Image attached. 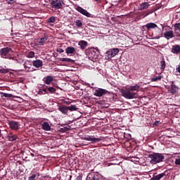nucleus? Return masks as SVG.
<instances>
[{"instance_id": "51", "label": "nucleus", "mask_w": 180, "mask_h": 180, "mask_svg": "<svg viewBox=\"0 0 180 180\" xmlns=\"http://www.w3.org/2000/svg\"><path fill=\"white\" fill-rule=\"evenodd\" d=\"M31 157H34V153H31Z\"/></svg>"}, {"instance_id": "2", "label": "nucleus", "mask_w": 180, "mask_h": 180, "mask_svg": "<svg viewBox=\"0 0 180 180\" xmlns=\"http://www.w3.org/2000/svg\"><path fill=\"white\" fill-rule=\"evenodd\" d=\"M120 93L124 98H126V99H134V98L137 96V92L131 91L129 89H127L126 90L122 89Z\"/></svg>"}, {"instance_id": "39", "label": "nucleus", "mask_w": 180, "mask_h": 180, "mask_svg": "<svg viewBox=\"0 0 180 180\" xmlns=\"http://www.w3.org/2000/svg\"><path fill=\"white\" fill-rule=\"evenodd\" d=\"M70 130V127H64L63 128L60 129V131L62 133H65V131H68Z\"/></svg>"}, {"instance_id": "26", "label": "nucleus", "mask_w": 180, "mask_h": 180, "mask_svg": "<svg viewBox=\"0 0 180 180\" xmlns=\"http://www.w3.org/2000/svg\"><path fill=\"white\" fill-rule=\"evenodd\" d=\"M146 29H155V27H158L157 25L154 22H149L145 25Z\"/></svg>"}, {"instance_id": "6", "label": "nucleus", "mask_w": 180, "mask_h": 180, "mask_svg": "<svg viewBox=\"0 0 180 180\" xmlns=\"http://www.w3.org/2000/svg\"><path fill=\"white\" fill-rule=\"evenodd\" d=\"M76 11H77V12H79V13H82V15L86 16V18H91V14L89 12H88L86 10L84 9L79 6L76 7Z\"/></svg>"}, {"instance_id": "9", "label": "nucleus", "mask_w": 180, "mask_h": 180, "mask_svg": "<svg viewBox=\"0 0 180 180\" xmlns=\"http://www.w3.org/2000/svg\"><path fill=\"white\" fill-rule=\"evenodd\" d=\"M108 94V90L103 89H97L94 91V96H103Z\"/></svg>"}, {"instance_id": "48", "label": "nucleus", "mask_w": 180, "mask_h": 180, "mask_svg": "<svg viewBox=\"0 0 180 180\" xmlns=\"http://www.w3.org/2000/svg\"><path fill=\"white\" fill-rule=\"evenodd\" d=\"M24 68H30V67H29V66L27 65V63H24Z\"/></svg>"}, {"instance_id": "14", "label": "nucleus", "mask_w": 180, "mask_h": 180, "mask_svg": "<svg viewBox=\"0 0 180 180\" xmlns=\"http://www.w3.org/2000/svg\"><path fill=\"white\" fill-rule=\"evenodd\" d=\"M164 37L167 40H169V39H172L173 37H175V35H174V31L169 30V31L165 32L164 33Z\"/></svg>"}, {"instance_id": "16", "label": "nucleus", "mask_w": 180, "mask_h": 180, "mask_svg": "<svg viewBox=\"0 0 180 180\" xmlns=\"http://www.w3.org/2000/svg\"><path fill=\"white\" fill-rule=\"evenodd\" d=\"M171 52L173 54H180V45H173L172 47Z\"/></svg>"}, {"instance_id": "23", "label": "nucleus", "mask_w": 180, "mask_h": 180, "mask_svg": "<svg viewBox=\"0 0 180 180\" xmlns=\"http://www.w3.org/2000/svg\"><path fill=\"white\" fill-rule=\"evenodd\" d=\"M160 8L158 7H155L150 10H148L147 11L145 12V16H148V15H150V13H154V12L158 11Z\"/></svg>"}, {"instance_id": "22", "label": "nucleus", "mask_w": 180, "mask_h": 180, "mask_svg": "<svg viewBox=\"0 0 180 180\" xmlns=\"http://www.w3.org/2000/svg\"><path fill=\"white\" fill-rule=\"evenodd\" d=\"M165 173H160V174H158V175H155V176H153L151 179H150V180H160V179H161V178H164V176H165Z\"/></svg>"}, {"instance_id": "5", "label": "nucleus", "mask_w": 180, "mask_h": 180, "mask_svg": "<svg viewBox=\"0 0 180 180\" xmlns=\"http://www.w3.org/2000/svg\"><path fill=\"white\" fill-rule=\"evenodd\" d=\"M83 140H86V141H91L92 144H95L96 143H99V141H102V138H95L94 136H86L83 138Z\"/></svg>"}, {"instance_id": "44", "label": "nucleus", "mask_w": 180, "mask_h": 180, "mask_svg": "<svg viewBox=\"0 0 180 180\" xmlns=\"http://www.w3.org/2000/svg\"><path fill=\"white\" fill-rule=\"evenodd\" d=\"M8 4L12 5V4H15V0H6Z\"/></svg>"}, {"instance_id": "13", "label": "nucleus", "mask_w": 180, "mask_h": 180, "mask_svg": "<svg viewBox=\"0 0 180 180\" xmlns=\"http://www.w3.org/2000/svg\"><path fill=\"white\" fill-rule=\"evenodd\" d=\"M32 65L33 67H35V68H41V67H43V60L40 59L33 60Z\"/></svg>"}, {"instance_id": "35", "label": "nucleus", "mask_w": 180, "mask_h": 180, "mask_svg": "<svg viewBox=\"0 0 180 180\" xmlns=\"http://www.w3.org/2000/svg\"><path fill=\"white\" fill-rule=\"evenodd\" d=\"M161 79H162V76H158L151 78V82H157V81H161Z\"/></svg>"}, {"instance_id": "32", "label": "nucleus", "mask_w": 180, "mask_h": 180, "mask_svg": "<svg viewBox=\"0 0 180 180\" xmlns=\"http://www.w3.org/2000/svg\"><path fill=\"white\" fill-rule=\"evenodd\" d=\"M8 72H9V69L0 66V74H8Z\"/></svg>"}, {"instance_id": "3", "label": "nucleus", "mask_w": 180, "mask_h": 180, "mask_svg": "<svg viewBox=\"0 0 180 180\" xmlns=\"http://www.w3.org/2000/svg\"><path fill=\"white\" fill-rule=\"evenodd\" d=\"M11 51H12V49L9 47H5L0 49V56L1 58H8L11 60L12 57H11Z\"/></svg>"}, {"instance_id": "50", "label": "nucleus", "mask_w": 180, "mask_h": 180, "mask_svg": "<svg viewBox=\"0 0 180 180\" xmlns=\"http://www.w3.org/2000/svg\"><path fill=\"white\" fill-rule=\"evenodd\" d=\"M162 36H160V35H157L155 37L156 39H160V37H162Z\"/></svg>"}, {"instance_id": "12", "label": "nucleus", "mask_w": 180, "mask_h": 180, "mask_svg": "<svg viewBox=\"0 0 180 180\" xmlns=\"http://www.w3.org/2000/svg\"><path fill=\"white\" fill-rule=\"evenodd\" d=\"M89 58H92V60H96L98 58V53L93 48H91L89 53Z\"/></svg>"}, {"instance_id": "42", "label": "nucleus", "mask_w": 180, "mask_h": 180, "mask_svg": "<svg viewBox=\"0 0 180 180\" xmlns=\"http://www.w3.org/2000/svg\"><path fill=\"white\" fill-rule=\"evenodd\" d=\"M174 162L176 165H180V158L176 159Z\"/></svg>"}, {"instance_id": "30", "label": "nucleus", "mask_w": 180, "mask_h": 180, "mask_svg": "<svg viewBox=\"0 0 180 180\" xmlns=\"http://www.w3.org/2000/svg\"><path fill=\"white\" fill-rule=\"evenodd\" d=\"M165 67H167V65L165 64V60L162 58V60L160 61V70H162V72L165 70Z\"/></svg>"}, {"instance_id": "24", "label": "nucleus", "mask_w": 180, "mask_h": 180, "mask_svg": "<svg viewBox=\"0 0 180 180\" xmlns=\"http://www.w3.org/2000/svg\"><path fill=\"white\" fill-rule=\"evenodd\" d=\"M60 61H63L64 63H70V64H74V63H75V61L71 58H60Z\"/></svg>"}, {"instance_id": "21", "label": "nucleus", "mask_w": 180, "mask_h": 180, "mask_svg": "<svg viewBox=\"0 0 180 180\" xmlns=\"http://www.w3.org/2000/svg\"><path fill=\"white\" fill-rule=\"evenodd\" d=\"M65 53L68 54V56H69V54H74V53H75V48L72 46H68L65 49Z\"/></svg>"}, {"instance_id": "27", "label": "nucleus", "mask_w": 180, "mask_h": 180, "mask_svg": "<svg viewBox=\"0 0 180 180\" xmlns=\"http://www.w3.org/2000/svg\"><path fill=\"white\" fill-rule=\"evenodd\" d=\"M75 26L78 27L79 29H82L84 24L82 23V20H76L75 21Z\"/></svg>"}, {"instance_id": "38", "label": "nucleus", "mask_w": 180, "mask_h": 180, "mask_svg": "<svg viewBox=\"0 0 180 180\" xmlns=\"http://www.w3.org/2000/svg\"><path fill=\"white\" fill-rule=\"evenodd\" d=\"M2 96H4V98H13V95L6 93H3Z\"/></svg>"}, {"instance_id": "29", "label": "nucleus", "mask_w": 180, "mask_h": 180, "mask_svg": "<svg viewBox=\"0 0 180 180\" xmlns=\"http://www.w3.org/2000/svg\"><path fill=\"white\" fill-rule=\"evenodd\" d=\"M46 41H47V37H42L38 39V42L40 46H44V43H46Z\"/></svg>"}, {"instance_id": "37", "label": "nucleus", "mask_w": 180, "mask_h": 180, "mask_svg": "<svg viewBox=\"0 0 180 180\" xmlns=\"http://www.w3.org/2000/svg\"><path fill=\"white\" fill-rule=\"evenodd\" d=\"M33 57H34V52L33 51H30V52H28L27 58H33Z\"/></svg>"}, {"instance_id": "15", "label": "nucleus", "mask_w": 180, "mask_h": 180, "mask_svg": "<svg viewBox=\"0 0 180 180\" xmlns=\"http://www.w3.org/2000/svg\"><path fill=\"white\" fill-rule=\"evenodd\" d=\"M174 29L176 37H180V22L174 24Z\"/></svg>"}, {"instance_id": "28", "label": "nucleus", "mask_w": 180, "mask_h": 180, "mask_svg": "<svg viewBox=\"0 0 180 180\" xmlns=\"http://www.w3.org/2000/svg\"><path fill=\"white\" fill-rule=\"evenodd\" d=\"M128 89L134 92V91H139L140 89V86L136 84L135 86H130Z\"/></svg>"}, {"instance_id": "33", "label": "nucleus", "mask_w": 180, "mask_h": 180, "mask_svg": "<svg viewBox=\"0 0 180 180\" xmlns=\"http://www.w3.org/2000/svg\"><path fill=\"white\" fill-rule=\"evenodd\" d=\"M46 88L48 89V93L49 94H54L56 92V88L52 86H46Z\"/></svg>"}, {"instance_id": "34", "label": "nucleus", "mask_w": 180, "mask_h": 180, "mask_svg": "<svg viewBox=\"0 0 180 180\" xmlns=\"http://www.w3.org/2000/svg\"><path fill=\"white\" fill-rule=\"evenodd\" d=\"M68 110H70V112H74V111L77 110L78 109V108H77V105H71L70 106H68Z\"/></svg>"}, {"instance_id": "41", "label": "nucleus", "mask_w": 180, "mask_h": 180, "mask_svg": "<svg viewBox=\"0 0 180 180\" xmlns=\"http://www.w3.org/2000/svg\"><path fill=\"white\" fill-rule=\"evenodd\" d=\"M160 124H161V122L160 121H155L153 123V127H155V126H160Z\"/></svg>"}, {"instance_id": "47", "label": "nucleus", "mask_w": 180, "mask_h": 180, "mask_svg": "<svg viewBox=\"0 0 180 180\" xmlns=\"http://www.w3.org/2000/svg\"><path fill=\"white\" fill-rule=\"evenodd\" d=\"M75 180H82V176H78Z\"/></svg>"}, {"instance_id": "19", "label": "nucleus", "mask_w": 180, "mask_h": 180, "mask_svg": "<svg viewBox=\"0 0 180 180\" xmlns=\"http://www.w3.org/2000/svg\"><path fill=\"white\" fill-rule=\"evenodd\" d=\"M58 110L61 112V113H63V115H67V113H68V107L65 105H60L58 108Z\"/></svg>"}, {"instance_id": "25", "label": "nucleus", "mask_w": 180, "mask_h": 180, "mask_svg": "<svg viewBox=\"0 0 180 180\" xmlns=\"http://www.w3.org/2000/svg\"><path fill=\"white\" fill-rule=\"evenodd\" d=\"M7 139H8L9 141H15L18 139V136L12 133H9L7 135Z\"/></svg>"}, {"instance_id": "4", "label": "nucleus", "mask_w": 180, "mask_h": 180, "mask_svg": "<svg viewBox=\"0 0 180 180\" xmlns=\"http://www.w3.org/2000/svg\"><path fill=\"white\" fill-rule=\"evenodd\" d=\"M65 4L63 0H53L51 2V6L54 9H61Z\"/></svg>"}, {"instance_id": "40", "label": "nucleus", "mask_w": 180, "mask_h": 180, "mask_svg": "<svg viewBox=\"0 0 180 180\" xmlns=\"http://www.w3.org/2000/svg\"><path fill=\"white\" fill-rule=\"evenodd\" d=\"M36 178H37V174H32L27 180H36Z\"/></svg>"}, {"instance_id": "52", "label": "nucleus", "mask_w": 180, "mask_h": 180, "mask_svg": "<svg viewBox=\"0 0 180 180\" xmlns=\"http://www.w3.org/2000/svg\"><path fill=\"white\" fill-rule=\"evenodd\" d=\"M0 137H2V134L1 133V129H0Z\"/></svg>"}, {"instance_id": "1", "label": "nucleus", "mask_w": 180, "mask_h": 180, "mask_svg": "<svg viewBox=\"0 0 180 180\" xmlns=\"http://www.w3.org/2000/svg\"><path fill=\"white\" fill-rule=\"evenodd\" d=\"M148 158L150 159V164H158L164 161V155L162 153H153V154L148 155Z\"/></svg>"}, {"instance_id": "10", "label": "nucleus", "mask_w": 180, "mask_h": 180, "mask_svg": "<svg viewBox=\"0 0 180 180\" xmlns=\"http://www.w3.org/2000/svg\"><path fill=\"white\" fill-rule=\"evenodd\" d=\"M42 81L46 85H50L54 81V77L50 75L46 76L42 79Z\"/></svg>"}, {"instance_id": "17", "label": "nucleus", "mask_w": 180, "mask_h": 180, "mask_svg": "<svg viewBox=\"0 0 180 180\" xmlns=\"http://www.w3.org/2000/svg\"><path fill=\"white\" fill-rule=\"evenodd\" d=\"M78 46H79L81 50H85V49L88 47V42L86 41L81 40L79 41Z\"/></svg>"}, {"instance_id": "18", "label": "nucleus", "mask_w": 180, "mask_h": 180, "mask_svg": "<svg viewBox=\"0 0 180 180\" xmlns=\"http://www.w3.org/2000/svg\"><path fill=\"white\" fill-rule=\"evenodd\" d=\"M41 129L45 131H50V130H51V127L50 126V124H49V122H44L41 124Z\"/></svg>"}, {"instance_id": "43", "label": "nucleus", "mask_w": 180, "mask_h": 180, "mask_svg": "<svg viewBox=\"0 0 180 180\" xmlns=\"http://www.w3.org/2000/svg\"><path fill=\"white\" fill-rule=\"evenodd\" d=\"M42 92H44L45 94H49V90L46 87V88H43L41 89Z\"/></svg>"}, {"instance_id": "36", "label": "nucleus", "mask_w": 180, "mask_h": 180, "mask_svg": "<svg viewBox=\"0 0 180 180\" xmlns=\"http://www.w3.org/2000/svg\"><path fill=\"white\" fill-rule=\"evenodd\" d=\"M48 23H54L56 22V17L51 16L47 20Z\"/></svg>"}, {"instance_id": "53", "label": "nucleus", "mask_w": 180, "mask_h": 180, "mask_svg": "<svg viewBox=\"0 0 180 180\" xmlns=\"http://www.w3.org/2000/svg\"><path fill=\"white\" fill-rule=\"evenodd\" d=\"M96 2H101V0H95Z\"/></svg>"}, {"instance_id": "49", "label": "nucleus", "mask_w": 180, "mask_h": 180, "mask_svg": "<svg viewBox=\"0 0 180 180\" xmlns=\"http://www.w3.org/2000/svg\"><path fill=\"white\" fill-rule=\"evenodd\" d=\"M94 50H96L98 54H99V53H101V52H99V49L98 47L95 48Z\"/></svg>"}, {"instance_id": "31", "label": "nucleus", "mask_w": 180, "mask_h": 180, "mask_svg": "<svg viewBox=\"0 0 180 180\" xmlns=\"http://www.w3.org/2000/svg\"><path fill=\"white\" fill-rule=\"evenodd\" d=\"M176 91H178V87L175 84H172L171 89H170V92L172 94H176Z\"/></svg>"}, {"instance_id": "20", "label": "nucleus", "mask_w": 180, "mask_h": 180, "mask_svg": "<svg viewBox=\"0 0 180 180\" xmlns=\"http://www.w3.org/2000/svg\"><path fill=\"white\" fill-rule=\"evenodd\" d=\"M150 8V4L148 2L141 3L139 6L141 11H144Z\"/></svg>"}, {"instance_id": "46", "label": "nucleus", "mask_w": 180, "mask_h": 180, "mask_svg": "<svg viewBox=\"0 0 180 180\" xmlns=\"http://www.w3.org/2000/svg\"><path fill=\"white\" fill-rule=\"evenodd\" d=\"M115 99H116V98H115V96H112V97L110 98V102H115Z\"/></svg>"}, {"instance_id": "7", "label": "nucleus", "mask_w": 180, "mask_h": 180, "mask_svg": "<svg viewBox=\"0 0 180 180\" xmlns=\"http://www.w3.org/2000/svg\"><path fill=\"white\" fill-rule=\"evenodd\" d=\"M118 53H119V49H111L107 51V54H108L107 58L108 60H110V58H112V57H115V56L118 54Z\"/></svg>"}, {"instance_id": "45", "label": "nucleus", "mask_w": 180, "mask_h": 180, "mask_svg": "<svg viewBox=\"0 0 180 180\" xmlns=\"http://www.w3.org/2000/svg\"><path fill=\"white\" fill-rule=\"evenodd\" d=\"M57 51H58V53H64L63 49H61V48L58 49H57Z\"/></svg>"}, {"instance_id": "54", "label": "nucleus", "mask_w": 180, "mask_h": 180, "mask_svg": "<svg viewBox=\"0 0 180 180\" xmlns=\"http://www.w3.org/2000/svg\"><path fill=\"white\" fill-rule=\"evenodd\" d=\"M151 1H155V0H151Z\"/></svg>"}, {"instance_id": "8", "label": "nucleus", "mask_w": 180, "mask_h": 180, "mask_svg": "<svg viewBox=\"0 0 180 180\" xmlns=\"http://www.w3.org/2000/svg\"><path fill=\"white\" fill-rule=\"evenodd\" d=\"M101 175L96 173H89L86 177V180H101Z\"/></svg>"}, {"instance_id": "11", "label": "nucleus", "mask_w": 180, "mask_h": 180, "mask_svg": "<svg viewBox=\"0 0 180 180\" xmlns=\"http://www.w3.org/2000/svg\"><path fill=\"white\" fill-rule=\"evenodd\" d=\"M8 125L10 127V129H11V130H19L20 124L18 122L10 121L8 122Z\"/></svg>"}]
</instances>
